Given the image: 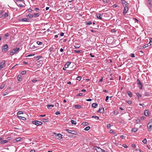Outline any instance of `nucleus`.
<instances>
[{
    "mask_svg": "<svg viewBox=\"0 0 152 152\" xmlns=\"http://www.w3.org/2000/svg\"><path fill=\"white\" fill-rule=\"evenodd\" d=\"M53 49H54V48L53 47H52L51 48H50L49 49V50H50V54L49 55H50V54L51 53V52L53 50Z\"/></svg>",
    "mask_w": 152,
    "mask_h": 152,
    "instance_id": "nucleus-32",
    "label": "nucleus"
},
{
    "mask_svg": "<svg viewBox=\"0 0 152 152\" xmlns=\"http://www.w3.org/2000/svg\"><path fill=\"white\" fill-rule=\"evenodd\" d=\"M142 142L144 144L146 143V142H147L146 139V138L145 139L143 140H142Z\"/></svg>",
    "mask_w": 152,
    "mask_h": 152,
    "instance_id": "nucleus-42",
    "label": "nucleus"
},
{
    "mask_svg": "<svg viewBox=\"0 0 152 152\" xmlns=\"http://www.w3.org/2000/svg\"><path fill=\"white\" fill-rule=\"evenodd\" d=\"M19 50L20 48H17L14 49L10 52V55L11 56H13L15 54L18 53Z\"/></svg>",
    "mask_w": 152,
    "mask_h": 152,
    "instance_id": "nucleus-1",
    "label": "nucleus"
},
{
    "mask_svg": "<svg viewBox=\"0 0 152 152\" xmlns=\"http://www.w3.org/2000/svg\"><path fill=\"white\" fill-rule=\"evenodd\" d=\"M75 108L77 109H80L81 108V107L80 105H75Z\"/></svg>",
    "mask_w": 152,
    "mask_h": 152,
    "instance_id": "nucleus-24",
    "label": "nucleus"
},
{
    "mask_svg": "<svg viewBox=\"0 0 152 152\" xmlns=\"http://www.w3.org/2000/svg\"><path fill=\"white\" fill-rule=\"evenodd\" d=\"M32 123L33 124H35L37 126L41 125L42 124V122L38 121H32Z\"/></svg>",
    "mask_w": 152,
    "mask_h": 152,
    "instance_id": "nucleus-2",
    "label": "nucleus"
},
{
    "mask_svg": "<svg viewBox=\"0 0 152 152\" xmlns=\"http://www.w3.org/2000/svg\"><path fill=\"white\" fill-rule=\"evenodd\" d=\"M71 122L72 124H74L75 125L77 124L76 121H74L73 120H72Z\"/></svg>",
    "mask_w": 152,
    "mask_h": 152,
    "instance_id": "nucleus-28",
    "label": "nucleus"
},
{
    "mask_svg": "<svg viewBox=\"0 0 152 152\" xmlns=\"http://www.w3.org/2000/svg\"><path fill=\"white\" fill-rule=\"evenodd\" d=\"M82 124L84 126H87L88 124L87 122H83Z\"/></svg>",
    "mask_w": 152,
    "mask_h": 152,
    "instance_id": "nucleus-30",
    "label": "nucleus"
},
{
    "mask_svg": "<svg viewBox=\"0 0 152 152\" xmlns=\"http://www.w3.org/2000/svg\"><path fill=\"white\" fill-rule=\"evenodd\" d=\"M71 63V62H68L66 63L65 65V66H64L66 68H68L69 67V66L70 65Z\"/></svg>",
    "mask_w": 152,
    "mask_h": 152,
    "instance_id": "nucleus-13",
    "label": "nucleus"
},
{
    "mask_svg": "<svg viewBox=\"0 0 152 152\" xmlns=\"http://www.w3.org/2000/svg\"><path fill=\"white\" fill-rule=\"evenodd\" d=\"M145 117L144 116H142L141 117V120H143L144 119Z\"/></svg>",
    "mask_w": 152,
    "mask_h": 152,
    "instance_id": "nucleus-64",
    "label": "nucleus"
},
{
    "mask_svg": "<svg viewBox=\"0 0 152 152\" xmlns=\"http://www.w3.org/2000/svg\"><path fill=\"white\" fill-rule=\"evenodd\" d=\"M145 115L146 116H149V111L148 110H145L144 113Z\"/></svg>",
    "mask_w": 152,
    "mask_h": 152,
    "instance_id": "nucleus-12",
    "label": "nucleus"
},
{
    "mask_svg": "<svg viewBox=\"0 0 152 152\" xmlns=\"http://www.w3.org/2000/svg\"><path fill=\"white\" fill-rule=\"evenodd\" d=\"M60 114V112L59 111H57L56 113V115H59Z\"/></svg>",
    "mask_w": 152,
    "mask_h": 152,
    "instance_id": "nucleus-57",
    "label": "nucleus"
},
{
    "mask_svg": "<svg viewBox=\"0 0 152 152\" xmlns=\"http://www.w3.org/2000/svg\"><path fill=\"white\" fill-rule=\"evenodd\" d=\"M8 16V13L7 12H5V13L2 15L1 18H6Z\"/></svg>",
    "mask_w": 152,
    "mask_h": 152,
    "instance_id": "nucleus-11",
    "label": "nucleus"
},
{
    "mask_svg": "<svg viewBox=\"0 0 152 152\" xmlns=\"http://www.w3.org/2000/svg\"><path fill=\"white\" fill-rule=\"evenodd\" d=\"M9 36V34L8 33H7L5 35V37H8Z\"/></svg>",
    "mask_w": 152,
    "mask_h": 152,
    "instance_id": "nucleus-61",
    "label": "nucleus"
},
{
    "mask_svg": "<svg viewBox=\"0 0 152 152\" xmlns=\"http://www.w3.org/2000/svg\"><path fill=\"white\" fill-rule=\"evenodd\" d=\"M148 47V45H145L143 46V48H145Z\"/></svg>",
    "mask_w": 152,
    "mask_h": 152,
    "instance_id": "nucleus-54",
    "label": "nucleus"
},
{
    "mask_svg": "<svg viewBox=\"0 0 152 152\" xmlns=\"http://www.w3.org/2000/svg\"><path fill=\"white\" fill-rule=\"evenodd\" d=\"M147 126L148 129H152V128L151 127H152V125H150L149 127H148V126Z\"/></svg>",
    "mask_w": 152,
    "mask_h": 152,
    "instance_id": "nucleus-53",
    "label": "nucleus"
},
{
    "mask_svg": "<svg viewBox=\"0 0 152 152\" xmlns=\"http://www.w3.org/2000/svg\"><path fill=\"white\" fill-rule=\"evenodd\" d=\"M90 129V126H87L86 127L85 129L84 130L86 131H88Z\"/></svg>",
    "mask_w": 152,
    "mask_h": 152,
    "instance_id": "nucleus-29",
    "label": "nucleus"
},
{
    "mask_svg": "<svg viewBox=\"0 0 152 152\" xmlns=\"http://www.w3.org/2000/svg\"><path fill=\"white\" fill-rule=\"evenodd\" d=\"M55 135V136L56 138L58 140H60L62 138V135L60 134H56L55 133H54Z\"/></svg>",
    "mask_w": 152,
    "mask_h": 152,
    "instance_id": "nucleus-5",
    "label": "nucleus"
},
{
    "mask_svg": "<svg viewBox=\"0 0 152 152\" xmlns=\"http://www.w3.org/2000/svg\"><path fill=\"white\" fill-rule=\"evenodd\" d=\"M54 106V105L53 104H51V105L48 104V105H47V107L48 108H50V107H53Z\"/></svg>",
    "mask_w": 152,
    "mask_h": 152,
    "instance_id": "nucleus-37",
    "label": "nucleus"
},
{
    "mask_svg": "<svg viewBox=\"0 0 152 152\" xmlns=\"http://www.w3.org/2000/svg\"><path fill=\"white\" fill-rule=\"evenodd\" d=\"M8 142V140H4L1 141L0 142V144H4V143H6Z\"/></svg>",
    "mask_w": 152,
    "mask_h": 152,
    "instance_id": "nucleus-18",
    "label": "nucleus"
},
{
    "mask_svg": "<svg viewBox=\"0 0 152 152\" xmlns=\"http://www.w3.org/2000/svg\"><path fill=\"white\" fill-rule=\"evenodd\" d=\"M8 46L7 45L5 44L3 46L2 49L4 50V52H7L8 50Z\"/></svg>",
    "mask_w": 152,
    "mask_h": 152,
    "instance_id": "nucleus-7",
    "label": "nucleus"
},
{
    "mask_svg": "<svg viewBox=\"0 0 152 152\" xmlns=\"http://www.w3.org/2000/svg\"><path fill=\"white\" fill-rule=\"evenodd\" d=\"M26 73V72L25 71H23L22 72H21V74H22V75H25Z\"/></svg>",
    "mask_w": 152,
    "mask_h": 152,
    "instance_id": "nucleus-46",
    "label": "nucleus"
},
{
    "mask_svg": "<svg viewBox=\"0 0 152 152\" xmlns=\"http://www.w3.org/2000/svg\"><path fill=\"white\" fill-rule=\"evenodd\" d=\"M92 24V22L90 21H88L86 22V25H90Z\"/></svg>",
    "mask_w": 152,
    "mask_h": 152,
    "instance_id": "nucleus-17",
    "label": "nucleus"
},
{
    "mask_svg": "<svg viewBox=\"0 0 152 152\" xmlns=\"http://www.w3.org/2000/svg\"><path fill=\"white\" fill-rule=\"evenodd\" d=\"M23 22H29V20L26 18H22Z\"/></svg>",
    "mask_w": 152,
    "mask_h": 152,
    "instance_id": "nucleus-15",
    "label": "nucleus"
},
{
    "mask_svg": "<svg viewBox=\"0 0 152 152\" xmlns=\"http://www.w3.org/2000/svg\"><path fill=\"white\" fill-rule=\"evenodd\" d=\"M101 14L100 13H98V14H97L96 15L97 18L99 19L102 20V18L101 17Z\"/></svg>",
    "mask_w": 152,
    "mask_h": 152,
    "instance_id": "nucleus-20",
    "label": "nucleus"
},
{
    "mask_svg": "<svg viewBox=\"0 0 152 152\" xmlns=\"http://www.w3.org/2000/svg\"><path fill=\"white\" fill-rule=\"evenodd\" d=\"M138 130V128H133L132 129V131L134 132H136Z\"/></svg>",
    "mask_w": 152,
    "mask_h": 152,
    "instance_id": "nucleus-23",
    "label": "nucleus"
},
{
    "mask_svg": "<svg viewBox=\"0 0 152 152\" xmlns=\"http://www.w3.org/2000/svg\"><path fill=\"white\" fill-rule=\"evenodd\" d=\"M128 10V7H124V9L123 10V14L124 15H125L127 13V11Z\"/></svg>",
    "mask_w": 152,
    "mask_h": 152,
    "instance_id": "nucleus-8",
    "label": "nucleus"
},
{
    "mask_svg": "<svg viewBox=\"0 0 152 152\" xmlns=\"http://www.w3.org/2000/svg\"><path fill=\"white\" fill-rule=\"evenodd\" d=\"M35 11L37 12H39V10L38 8H36L34 9Z\"/></svg>",
    "mask_w": 152,
    "mask_h": 152,
    "instance_id": "nucleus-36",
    "label": "nucleus"
},
{
    "mask_svg": "<svg viewBox=\"0 0 152 152\" xmlns=\"http://www.w3.org/2000/svg\"><path fill=\"white\" fill-rule=\"evenodd\" d=\"M18 117L19 118L24 120H26V118L23 117H22L19 115H18Z\"/></svg>",
    "mask_w": 152,
    "mask_h": 152,
    "instance_id": "nucleus-19",
    "label": "nucleus"
},
{
    "mask_svg": "<svg viewBox=\"0 0 152 152\" xmlns=\"http://www.w3.org/2000/svg\"><path fill=\"white\" fill-rule=\"evenodd\" d=\"M66 130L69 133L72 134L77 135V132L75 131L71 130L69 129H66Z\"/></svg>",
    "mask_w": 152,
    "mask_h": 152,
    "instance_id": "nucleus-4",
    "label": "nucleus"
},
{
    "mask_svg": "<svg viewBox=\"0 0 152 152\" xmlns=\"http://www.w3.org/2000/svg\"><path fill=\"white\" fill-rule=\"evenodd\" d=\"M123 146L125 148H127L128 147L127 146V145H125V144H123Z\"/></svg>",
    "mask_w": 152,
    "mask_h": 152,
    "instance_id": "nucleus-59",
    "label": "nucleus"
},
{
    "mask_svg": "<svg viewBox=\"0 0 152 152\" xmlns=\"http://www.w3.org/2000/svg\"><path fill=\"white\" fill-rule=\"evenodd\" d=\"M28 11L29 12H31L32 11V10L31 9V8H29V9H28Z\"/></svg>",
    "mask_w": 152,
    "mask_h": 152,
    "instance_id": "nucleus-52",
    "label": "nucleus"
},
{
    "mask_svg": "<svg viewBox=\"0 0 152 152\" xmlns=\"http://www.w3.org/2000/svg\"><path fill=\"white\" fill-rule=\"evenodd\" d=\"M123 5L124 7L128 6V4L127 2L125 3V4L124 3L123 4Z\"/></svg>",
    "mask_w": 152,
    "mask_h": 152,
    "instance_id": "nucleus-31",
    "label": "nucleus"
},
{
    "mask_svg": "<svg viewBox=\"0 0 152 152\" xmlns=\"http://www.w3.org/2000/svg\"><path fill=\"white\" fill-rule=\"evenodd\" d=\"M104 3H107L109 2V0H102Z\"/></svg>",
    "mask_w": 152,
    "mask_h": 152,
    "instance_id": "nucleus-43",
    "label": "nucleus"
},
{
    "mask_svg": "<svg viewBox=\"0 0 152 152\" xmlns=\"http://www.w3.org/2000/svg\"><path fill=\"white\" fill-rule=\"evenodd\" d=\"M110 127H111V125H110V124H108L107 125V128L109 129V128H110Z\"/></svg>",
    "mask_w": 152,
    "mask_h": 152,
    "instance_id": "nucleus-48",
    "label": "nucleus"
},
{
    "mask_svg": "<svg viewBox=\"0 0 152 152\" xmlns=\"http://www.w3.org/2000/svg\"><path fill=\"white\" fill-rule=\"evenodd\" d=\"M28 16L29 17V18H32L34 17V15L31 14L29 13L28 15Z\"/></svg>",
    "mask_w": 152,
    "mask_h": 152,
    "instance_id": "nucleus-27",
    "label": "nucleus"
},
{
    "mask_svg": "<svg viewBox=\"0 0 152 152\" xmlns=\"http://www.w3.org/2000/svg\"><path fill=\"white\" fill-rule=\"evenodd\" d=\"M136 95L138 97V99H139V98L140 97H141L142 96V95L138 93H137V94H136Z\"/></svg>",
    "mask_w": 152,
    "mask_h": 152,
    "instance_id": "nucleus-35",
    "label": "nucleus"
},
{
    "mask_svg": "<svg viewBox=\"0 0 152 152\" xmlns=\"http://www.w3.org/2000/svg\"><path fill=\"white\" fill-rule=\"evenodd\" d=\"M37 58H38V59H37V61H40V60H39V59L41 57V56H37Z\"/></svg>",
    "mask_w": 152,
    "mask_h": 152,
    "instance_id": "nucleus-63",
    "label": "nucleus"
},
{
    "mask_svg": "<svg viewBox=\"0 0 152 152\" xmlns=\"http://www.w3.org/2000/svg\"><path fill=\"white\" fill-rule=\"evenodd\" d=\"M94 150H96L97 152H104L105 151L104 150L100 148L96 147L94 148Z\"/></svg>",
    "mask_w": 152,
    "mask_h": 152,
    "instance_id": "nucleus-3",
    "label": "nucleus"
},
{
    "mask_svg": "<svg viewBox=\"0 0 152 152\" xmlns=\"http://www.w3.org/2000/svg\"><path fill=\"white\" fill-rule=\"evenodd\" d=\"M144 94H145V96H149V93L148 92H145Z\"/></svg>",
    "mask_w": 152,
    "mask_h": 152,
    "instance_id": "nucleus-38",
    "label": "nucleus"
},
{
    "mask_svg": "<svg viewBox=\"0 0 152 152\" xmlns=\"http://www.w3.org/2000/svg\"><path fill=\"white\" fill-rule=\"evenodd\" d=\"M22 77L20 75H18L17 77L18 80L19 81H21L22 80Z\"/></svg>",
    "mask_w": 152,
    "mask_h": 152,
    "instance_id": "nucleus-21",
    "label": "nucleus"
},
{
    "mask_svg": "<svg viewBox=\"0 0 152 152\" xmlns=\"http://www.w3.org/2000/svg\"><path fill=\"white\" fill-rule=\"evenodd\" d=\"M92 118H94L96 119L97 120H98L99 119V118L96 116H92Z\"/></svg>",
    "mask_w": 152,
    "mask_h": 152,
    "instance_id": "nucleus-34",
    "label": "nucleus"
},
{
    "mask_svg": "<svg viewBox=\"0 0 152 152\" xmlns=\"http://www.w3.org/2000/svg\"><path fill=\"white\" fill-rule=\"evenodd\" d=\"M118 114V112L117 111H114V114L115 115H117Z\"/></svg>",
    "mask_w": 152,
    "mask_h": 152,
    "instance_id": "nucleus-41",
    "label": "nucleus"
},
{
    "mask_svg": "<svg viewBox=\"0 0 152 152\" xmlns=\"http://www.w3.org/2000/svg\"><path fill=\"white\" fill-rule=\"evenodd\" d=\"M117 7V5L116 4H113V8H115V7Z\"/></svg>",
    "mask_w": 152,
    "mask_h": 152,
    "instance_id": "nucleus-60",
    "label": "nucleus"
},
{
    "mask_svg": "<svg viewBox=\"0 0 152 152\" xmlns=\"http://www.w3.org/2000/svg\"><path fill=\"white\" fill-rule=\"evenodd\" d=\"M98 113H104V108L102 107L100 108L97 111Z\"/></svg>",
    "mask_w": 152,
    "mask_h": 152,
    "instance_id": "nucleus-9",
    "label": "nucleus"
},
{
    "mask_svg": "<svg viewBox=\"0 0 152 152\" xmlns=\"http://www.w3.org/2000/svg\"><path fill=\"white\" fill-rule=\"evenodd\" d=\"M34 15V17L37 18L39 16V14L38 13H35Z\"/></svg>",
    "mask_w": 152,
    "mask_h": 152,
    "instance_id": "nucleus-26",
    "label": "nucleus"
},
{
    "mask_svg": "<svg viewBox=\"0 0 152 152\" xmlns=\"http://www.w3.org/2000/svg\"><path fill=\"white\" fill-rule=\"evenodd\" d=\"M137 83L138 84H139L140 86V89H142V84L138 79L137 80Z\"/></svg>",
    "mask_w": 152,
    "mask_h": 152,
    "instance_id": "nucleus-10",
    "label": "nucleus"
},
{
    "mask_svg": "<svg viewBox=\"0 0 152 152\" xmlns=\"http://www.w3.org/2000/svg\"><path fill=\"white\" fill-rule=\"evenodd\" d=\"M23 112L21 111H18V112L17 114L18 115H20L21 114H23Z\"/></svg>",
    "mask_w": 152,
    "mask_h": 152,
    "instance_id": "nucleus-44",
    "label": "nucleus"
},
{
    "mask_svg": "<svg viewBox=\"0 0 152 152\" xmlns=\"http://www.w3.org/2000/svg\"><path fill=\"white\" fill-rule=\"evenodd\" d=\"M82 77L81 76H78L77 77V79L79 80H80L81 79Z\"/></svg>",
    "mask_w": 152,
    "mask_h": 152,
    "instance_id": "nucleus-45",
    "label": "nucleus"
},
{
    "mask_svg": "<svg viewBox=\"0 0 152 152\" xmlns=\"http://www.w3.org/2000/svg\"><path fill=\"white\" fill-rule=\"evenodd\" d=\"M140 121V120L139 119H137L136 121V123L137 124H138Z\"/></svg>",
    "mask_w": 152,
    "mask_h": 152,
    "instance_id": "nucleus-47",
    "label": "nucleus"
},
{
    "mask_svg": "<svg viewBox=\"0 0 152 152\" xmlns=\"http://www.w3.org/2000/svg\"><path fill=\"white\" fill-rule=\"evenodd\" d=\"M74 52L76 53H81L82 51V50H75Z\"/></svg>",
    "mask_w": 152,
    "mask_h": 152,
    "instance_id": "nucleus-25",
    "label": "nucleus"
},
{
    "mask_svg": "<svg viewBox=\"0 0 152 152\" xmlns=\"http://www.w3.org/2000/svg\"><path fill=\"white\" fill-rule=\"evenodd\" d=\"M21 138L20 137H17L16 138V142H19L21 140Z\"/></svg>",
    "mask_w": 152,
    "mask_h": 152,
    "instance_id": "nucleus-33",
    "label": "nucleus"
},
{
    "mask_svg": "<svg viewBox=\"0 0 152 152\" xmlns=\"http://www.w3.org/2000/svg\"><path fill=\"white\" fill-rule=\"evenodd\" d=\"M83 95V94L82 93H80L79 94L77 95V96H80Z\"/></svg>",
    "mask_w": 152,
    "mask_h": 152,
    "instance_id": "nucleus-55",
    "label": "nucleus"
},
{
    "mask_svg": "<svg viewBox=\"0 0 152 152\" xmlns=\"http://www.w3.org/2000/svg\"><path fill=\"white\" fill-rule=\"evenodd\" d=\"M4 12V11L3 10H1L0 11V15H1Z\"/></svg>",
    "mask_w": 152,
    "mask_h": 152,
    "instance_id": "nucleus-56",
    "label": "nucleus"
},
{
    "mask_svg": "<svg viewBox=\"0 0 152 152\" xmlns=\"http://www.w3.org/2000/svg\"><path fill=\"white\" fill-rule=\"evenodd\" d=\"M38 81V80L36 79H33L32 80V81L33 82H37Z\"/></svg>",
    "mask_w": 152,
    "mask_h": 152,
    "instance_id": "nucleus-51",
    "label": "nucleus"
},
{
    "mask_svg": "<svg viewBox=\"0 0 152 152\" xmlns=\"http://www.w3.org/2000/svg\"><path fill=\"white\" fill-rule=\"evenodd\" d=\"M41 121L44 123H46L48 122V120L47 119H42Z\"/></svg>",
    "mask_w": 152,
    "mask_h": 152,
    "instance_id": "nucleus-22",
    "label": "nucleus"
},
{
    "mask_svg": "<svg viewBox=\"0 0 152 152\" xmlns=\"http://www.w3.org/2000/svg\"><path fill=\"white\" fill-rule=\"evenodd\" d=\"M5 85V84H2L0 88L3 89Z\"/></svg>",
    "mask_w": 152,
    "mask_h": 152,
    "instance_id": "nucleus-40",
    "label": "nucleus"
},
{
    "mask_svg": "<svg viewBox=\"0 0 152 152\" xmlns=\"http://www.w3.org/2000/svg\"><path fill=\"white\" fill-rule=\"evenodd\" d=\"M98 106V104L96 103H94L92 104V107L93 108H96Z\"/></svg>",
    "mask_w": 152,
    "mask_h": 152,
    "instance_id": "nucleus-16",
    "label": "nucleus"
},
{
    "mask_svg": "<svg viewBox=\"0 0 152 152\" xmlns=\"http://www.w3.org/2000/svg\"><path fill=\"white\" fill-rule=\"evenodd\" d=\"M127 102L129 104H132V102L130 101H128Z\"/></svg>",
    "mask_w": 152,
    "mask_h": 152,
    "instance_id": "nucleus-62",
    "label": "nucleus"
},
{
    "mask_svg": "<svg viewBox=\"0 0 152 152\" xmlns=\"http://www.w3.org/2000/svg\"><path fill=\"white\" fill-rule=\"evenodd\" d=\"M37 43L38 45H41L42 44V42L39 41H37Z\"/></svg>",
    "mask_w": 152,
    "mask_h": 152,
    "instance_id": "nucleus-39",
    "label": "nucleus"
},
{
    "mask_svg": "<svg viewBox=\"0 0 152 152\" xmlns=\"http://www.w3.org/2000/svg\"><path fill=\"white\" fill-rule=\"evenodd\" d=\"M121 2H122V4H124V3L125 4V3H126V2L125 0L121 1Z\"/></svg>",
    "mask_w": 152,
    "mask_h": 152,
    "instance_id": "nucleus-58",
    "label": "nucleus"
},
{
    "mask_svg": "<svg viewBox=\"0 0 152 152\" xmlns=\"http://www.w3.org/2000/svg\"><path fill=\"white\" fill-rule=\"evenodd\" d=\"M130 56L132 57H135L134 54V53L131 54Z\"/></svg>",
    "mask_w": 152,
    "mask_h": 152,
    "instance_id": "nucleus-50",
    "label": "nucleus"
},
{
    "mask_svg": "<svg viewBox=\"0 0 152 152\" xmlns=\"http://www.w3.org/2000/svg\"><path fill=\"white\" fill-rule=\"evenodd\" d=\"M126 93L128 94L129 96L130 97H132V94L131 92L130 91H126Z\"/></svg>",
    "mask_w": 152,
    "mask_h": 152,
    "instance_id": "nucleus-14",
    "label": "nucleus"
},
{
    "mask_svg": "<svg viewBox=\"0 0 152 152\" xmlns=\"http://www.w3.org/2000/svg\"><path fill=\"white\" fill-rule=\"evenodd\" d=\"M5 61L4 60L0 64V69H1L3 68L6 65Z\"/></svg>",
    "mask_w": 152,
    "mask_h": 152,
    "instance_id": "nucleus-6",
    "label": "nucleus"
},
{
    "mask_svg": "<svg viewBox=\"0 0 152 152\" xmlns=\"http://www.w3.org/2000/svg\"><path fill=\"white\" fill-rule=\"evenodd\" d=\"M109 97L108 96H107L106 97V99H105V101L106 102H107V100H108Z\"/></svg>",
    "mask_w": 152,
    "mask_h": 152,
    "instance_id": "nucleus-49",
    "label": "nucleus"
}]
</instances>
